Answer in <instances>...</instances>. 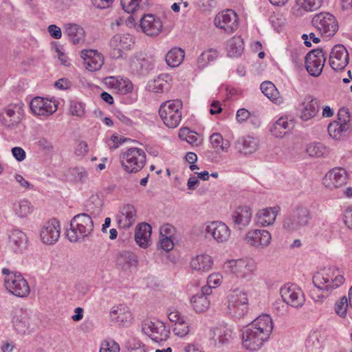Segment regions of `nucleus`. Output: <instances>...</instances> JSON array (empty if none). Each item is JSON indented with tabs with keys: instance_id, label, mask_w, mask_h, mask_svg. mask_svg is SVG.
Segmentation results:
<instances>
[{
	"instance_id": "f257e3e1",
	"label": "nucleus",
	"mask_w": 352,
	"mask_h": 352,
	"mask_svg": "<svg viewBox=\"0 0 352 352\" xmlns=\"http://www.w3.org/2000/svg\"><path fill=\"white\" fill-rule=\"evenodd\" d=\"M101 206V201L98 198H94L93 201L87 203L86 212L78 214L71 219L70 228L67 231V236L69 241H83L92 234L93 218L99 214Z\"/></svg>"
},
{
	"instance_id": "f03ea898",
	"label": "nucleus",
	"mask_w": 352,
	"mask_h": 352,
	"mask_svg": "<svg viewBox=\"0 0 352 352\" xmlns=\"http://www.w3.org/2000/svg\"><path fill=\"white\" fill-rule=\"evenodd\" d=\"M344 279L343 276L339 274L338 270L331 268L324 269L320 272L316 273L313 276V283L319 290L325 293L327 296L333 289L338 288L344 283ZM312 298L316 301H321L324 296L322 294H316V291L311 292Z\"/></svg>"
},
{
	"instance_id": "7ed1b4c3",
	"label": "nucleus",
	"mask_w": 352,
	"mask_h": 352,
	"mask_svg": "<svg viewBox=\"0 0 352 352\" xmlns=\"http://www.w3.org/2000/svg\"><path fill=\"white\" fill-rule=\"evenodd\" d=\"M311 215L309 210L304 206H296L285 215L282 226L283 229L289 233L300 230L309 224Z\"/></svg>"
},
{
	"instance_id": "20e7f679",
	"label": "nucleus",
	"mask_w": 352,
	"mask_h": 352,
	"mask_svg": "<svg viewBox=\"0 0 352 352\" xmlns=\"http://www.w3.org/2000/svg\"><path fill=\"white\" fill-rule=\"evenodd\" d=\"M182 102L173 100L163 102L159 109V115L168 128H176L182 120Z\"/></svg>"
},
{
	"instance_id": "39448f33",
	"label": "nucleus",
	"mask_w": 352,
	"mask_h": 352,
	"mask_svg": "<svg viewBox=\"0 0 352 352\" xmlns=\"http://www.w3.org/2000/svg\"><path fill=\"white\" fill-rule=\"evenodd\" d=\"M2 274L5 275L4 285L10 293L21 298L30 294V286L21 274L14 273L7 268L2 270Z\"/></svg>"
},
{
	"instance_id": "423d86ee",
	"label": "nucleus",
	"mask_w": 352,
	"mask_h": 352,
	"mask_svg": "<svg viewBox=\"0 0 352 352\" xmlns=\"http://www.w3.org/2000/svg\"><path fill=\"white\" fill-rule=\"evenodd\" d=\"M122 167L128 173H137L142 170L146 162V153L138 148H130L120 155Z\"/></svg>"
},
{
	"instance_id": "0eeeda50",
	"label": "nucleus",
	"mask_w": 352,
	"mask_h": 352,
	"mask_svg": "<svg viewBox=\"0 0 352 352\" xmlns=\"http://www.w3.org/2000/svg\"><path fill=\"white\" fill-rule=\"evenodd\" d=\"M248 305L247 293L234 289L228 296V313L232 318H241L248 313Z\"/></svg>"
},
{
	"instance_id": "6e6552de",
	"label": "nucleus",
	"mask_w": 352,
	"mask_h": 352,
	"mask_svg": "<svg viewBox=\"0 0 352 352\" xmlns=\"http://www.w3.org/2000/svg\"><path fill=\"white\" fill-rule=\"evenodd\" d=\"M23 109L19 105L10 104L0 112V123L6 129H16L23 120Z\"/></svg>"
},
{
	"instance_id": "1a4fd4ad",
	"label": "nucleus",
	"mask_w": 352,
	"mask_h": 352,
	"mask_svg": "<svg viewBox=\"0 0 352 352\" xmlns=\"http://www.w3.org/2000/svg\"><path fill=\"white\" fill-rule=\"evenodd\" d=\"M326 58L322 49L318 48L309 52L305 57V67L312 76H319L323 69Z\"/></svg>"
},
{
	"instance_id": "9d476101",
	"label": "nucleus",
	"mask_w": 352,
	"mask_h": 352,
	"mask_svg": "<svg viewBox=\"0 0 352 352\" xmlns=\"http://www.w3.org/2000/svg\"><path fill=\"white\" fill-rule=\"evenodd\" d=\"M313 25L322 34L333 36L338 30L336 18L328 12L316 14L312 19Z\"/></svg>"
},
{
	"instance_id": "9b49d317",
	"label": "nucleus",
	"mask_w": 352,
	"mask_h": 352,
	"mask_svg": "<svg viewBox=\"0 0 352 352\" xmlns=\"http://www.w3.org/2000/svg\"><path fill=\"white\" fill-rule=\"evenodd\" d=\"M142 330L156 342L166 340L170 335L169 329L161 321H144L142 324Z\"/></svg>"
},
{
	"instance_id": "f8f14e48",
	"label": "nucleus",
	"mask_w": 352,
	"mask_h": 352,
	"mask_svg": "<svg viewBox=\"0 0 352 352\" xmlns=\"http://www.w3.org/2000/svg\"><path fill=\"white\" fill-rule=\"evenodd\" d=\"M134 43L135 38L127 33L116 34L109 41V46L115 58L122 57L123 51L131 50Z\"/></svg>"
},
{
	"instance_id": "ddd939ff",
	"label": "nucleus",
	"mask_w": 352,
	"mask_h": 352,
	"mask_svg": "<svg viewBox=\"0 0 352 352\" xmlns=\"http://www.w3.org/2000/svg\"><path fill=\"white\" fill-rule=\"evenodd\" d=\"M238 16L232 10H226L216 15L214 23L226 33H232L238 28Z\"/></svg>"
},
{
	"instance_id": "4468645a",
	"label": "nucleus",
	"mask_w": 352,
	"mask_h": 352,
	"mask_svg": "<svg viewBox=\"0 0 352 352\" xmlns=\"http://www.w3.org/2000/svg\"><path fill=\"white\" fill-rule=\"evenodd\" d=\"M272 236L265 230L255 229L249 230L245 236V243L256 249H264L271 243Z\"/></svg>"
},
{
	"instance_id": "2eb2a0df",
	"label": "nucleus",
	"mask_w": 352,
	"mask_h": 352,
	"mask_svg": "<svg viewBox=\"0 0 352 352\" xmlns=\"http://www.w3.org/2000/svg\"><path fill=\"white\" fill-rule=\"evenodd\" d=\"M226 268L238 277L247 278L255 270L256 265L250 260H230L226 263Z\"/></svg>"
},
{
	"instance_id": "dca6fc26",
	"label": "nucleus",
	"mask_w": 352,
	"mask_h": 352,
	"mask_svg": "<svg viewBox=\"0 0 352 352\" xmlns=\"http://www.w3.org/2000/svg\"><path fill=\"white\" fill-rule=\"evenodd\" d=\"M283 300L295 308L301 307L305 302V296L302 290L294 285L285 286L280 289Z\"/></svg>"
},
{
	"instance_id": "f3484780",
	"label": "nucleus",
	"mask_w": 352,
	"mask_h": 352,
	"mask_svg": "<svg viewBox=\"0 0 352 352\" xmlns=\"http://www.w3.org/2000/svg\"><path fill=\"white\" fill-rule=\"evenodd\" d=\"M30 109L34 114L47 117L57 110V105L51 100L35 97L30 102Z\"/></svg>"
},
{
	"instance_id": "a211bd4d",
	"label": "nucleus",
	"mask_w": 352,
	"mask_h": 352,
	"mask_svg": "<svg viewBox=\"0 0 352 352\" xmlns=\"http://www.w3.org/2000/svg\"><path fill=\"white\" fill-rule=\"evenodd\" d=\"M243 344L250 351L259 349L268 340L248 325L242 333Z\"/></svg>"
},
{
	"instance_id": "6ab92c4d",
	"label": "nucleus",
	"mask_w": 352,
	"mask_h": 352,
	"mask_svg": "<svg viewBox=\"0 0 352 352\" xmlns=\"http://www.w3.org/2000/svg\"><path fill=\"white\" fill-rule=\"evenodd\" d=\"M206 232L218 243L227 241L230 236V230L228 226L223 222L218 221L208 223L206 227Z\"/></svg>"
},
{
	"instance_id": "aec40b11",
	"label": "nucleus",
	"mask_w": 352,
	"mask_h": 352,
	"mask_svg": "<svg viewBox=\"0 0 352 352\" xmlns=\"http://www.w3.org/2000/svg\"><path fill=\"white\" fill-rule=\"evenodd\" d=\"M60 228L58 220L53 219L43 226L40 236L43 243L47 245L55 243L60 237Z\"/></svg>"
},
{
	"instance_id": "412c9836",
	"label": "nucleus",
	"mask_w": 352,
	"mask_h": 352,
	"mask_svg": "<svg viewBox=\"0 0 352 352\" xmlns=\"http://www.w3.org/2000/svg\"><path fill=\"white\" fill-rule=\"evenodd\" d=\"M349 63V54L346 48L342 45H336L331 50L329 56V65L334 70L343 69Z\"/></svg>"
},
{
	"instance_id": "4be33fe9",
	"label": "nucleus",
	"mask_w": 352,
	"mask_h": 352,
	"mask_svg": "<svg viewBox=\"0 0 352 352\" xmlns=\"http://www.w3.org/2000/svg\"><path fill=\"white\" fill-rule=\"evenodd\" d=\"M80 56L84 60L85 68L90 72L99 70L104 64V57L102 54L95 50H83Z\"/></svg>"
},
{
	"instance_id": "5701e85b",
	"label": "nucleus",
	"mask_w": 352,
	"mask_h": 352,
	"mask_svg": "<svg viewBox=\"0 0 352 352\" xmlns=\"http://www.w3.org/2000/svg\"><path fill=\"white\" fill-rule=\"evenodd\" d=\"M140 27L148 36L158 35L162 30V23L160 19L153 14H145L140 20Z\"/></svg>"
},
{
	"instance_id": "b1692460",
	"label": "nucleus",
	"mask_w": 352,
	"mask_h": 352,
	"mask_svg": "<svg viewBox=\"0 0 352 352\" xmlns=\"http://www.w3.org/2000/svg\"><path fill=\"white\" fill-rule=\"evenodd\" d=\"M346 171L344 168H334L326 174L323 184L329 188H339L346 184Z\"/></svg>"
},
{
	"instance_id": "393cba45",
	"label": "nucleus",
	"mask_w": 352,
	"mask_h": 352,
	"mask_svg": "<svg viewBox=\"0 0 352 352\" xmlns=\"http://www.w3.org/2000/svg\"><path fill=\"white\" fill-rule=\"evenodd\" d=\"M320 109L319 102L311 96H307L300 105V118L307 121L315 117Z\"/></svg>"
},
{
	"instance_id": "a878e982",
	"label": "nucleus",
	"mask_w": 352,
	"mask_h": 352,
	"mask_svg": "<svg viewBox=\"0 0 352 352\" xmlns=\"http://www.w3.org/2000/svg\"><path fill=\"white\" fill-rule=\"evenodd\" d=\"M138 263V256L131 251L124 250L116 254V265L122 271H128Z\"/></svg>"
},
{
	"instance_id": "bb28decb",
	"label": "nucleus",
	"mask_w": 352,
	"mask_h": 352,
	"mask_svg": "<svg viewBox=\"0 0 352 352\" xmlns=\"http://www.w3.org/2000/svg\"><path fill=\"white\" fill-rule=\"evenodd\" d=\"M233 328L227 324H221L213 330V339L217 346L229 344L234 338Z\"/></svg>"
},
{
	"instance_id": "cd10ccee",
	"label": "nucleus",
	"mask_w": 352,
	"mask_h": 352,
	"mask_svg": "<svg viewBox=\"0 0 352 352\" xmlns=\"http://www.w3.org/2000/svg\"><path fill=\"white\" fill-rule=\"evenodd\" d=\"M153 67L154 63L152 60L142 57L141 56L133 57L130 62L131 72L137 75L145 76Z\"/></svg>"
},
{
	"instance_id": "c85d7f7f",
	"label": "nucleus",
	"mask_w": 352,
	"mask_h": 352,
	"mask_svg": "<svg viewBox=\"0 0 352 352\" xmlns=\"http://www.w3.org/2000/svg\"><path fill=\"white\" fill-rule=\"evenodd\" d=\"M111 320L118 325L128 326L132 319L129 307L120 305L112 307L110 311Z\"/></svg>"
},
{
	"instance_id": "c756f323",
	"label": "nucleus",
	"mask_w": 352,
	"mask_h": 352,
	"mask_svg": "<svg viewBox=\"0 0 352 352\" xmlns=\"http://www.w3.org/2000/svg\"><path fill=\"white\" fill-rule=\"evenodd\" d=\"M252 217L250 208L248 206L237 207L232 213V223L239 229L249 225Z\"/></svg>"
},
{
	"instance_id": "7c9ffc66",
	"label": "nucleus",
	"mask_w": 352,
	"mask_h": 352,
	"mask_svg": "<svg viewBox=\"0 0 352 352\" xmlns=\"http://www.w3.org/2000/svg\"><path fill=\"white\" fill-rule=\"evenodd\" d=\"M28 237L25 232L14 229L9 234V243L15 253H21L28 247Z\"/></svg>"
},
{
	"instance_id": "2f4dec72",
	"label": "nucleus",
	"mask_w": 352,
	"mask_h": 352,
	"mask_svg": "<svg viewBox=\"0 0 352 352\" xmlns=\"http://www.w3.org/2000/svg\"><path fill=\"white\" fill-rule=\"evenodd\" d=\"M258 140L252 136L239 138L235 143L236 149L243 155L254 153L258 149Z\"/></svg>"
},
{
	"instance_id": "473e14b6",
	"label": "nucleus",
	"mask_w": 352,
	"mask_h": 352,
	"mask_svg": "<svg viewBox=\"0 0 352 352\" xmlns=\"http://www.w3.org/2000/svg\"><path fill=\"white\" fill-rule=\"evenodd\" d=\"M279 211L280 208L278 206L267 208L259 210L256 214L257 224L262 226L272 225Z\"/></svg>"
},
{
	"instance_id": "72a5a7b5",
	"label": "nucleus",
	"mask_w": 352,
	"mask_h": 352,
	"mask_svg": "<svg viewBox=\"0 0 352 352\" xmlns=\"http://www.w3.org/2000/svg\"><path fill=\"white\" fill-rule=\"evenodd\" d=\"M65 34L73 44H81L85 42V32L80 25L76 23H67L65 25Z\"/></svg>"
},
{
	"instance_id": "f704fd0d",
	"label": "nucleus",
	"mask_w": 352,
	"mask_h": 352,
	"mask_svg": "<svg viewBox=\"0 0 352 352\" xmlns=\"http://www.w3.org/2000/svg\"><path fill=\"white\" fill-rule=\"evenodd\" d=\"M118 223L120 227L126 228L131 227L135 221L136 210L133 205L126 204L123 206L120 211Z\"/></svg>"
},
{
	"instance_id": "c9c22d12",
	"label": "nucleus",
	"mask_w": 352,
	"mask_h": 352,
	"mask_svg": "<svg viewBox=\"0 0 352 352\" xmlns=\"http://www.w3.org/2000/svg\"><path fill=\"white\" fill-rule=\"evenodd\" d=\"M151 230V226L147 223H141L136 228L135 240L141 248L148 247Z\"/></svg>"
},
{
	"instance_id": "e433bc0d",
	"label": "nucleus",
	"mask_w": 352,
	"mask_h": 352,
	"mask_svg": "<svg viewBox=\"0 0 352 352\" xmlns=\"http://www.w3.org/2000/svg\"><path fill=\"white\" fill-rule=\"evenodd\" d=\"M106 83L122 94L131 92L133 89V85L127 78L111 76L106 78Z\"/></svg>"
},
{
	"instance_id": "4c0bfd02",
	"label": "nucleus",
	"mask_w": 352,
	"mask_h": 352,
	"mask_svg": "<svg viewBox=\"0 0 352 352\" xmlns=\"http://www.w3.org/2000/svg\"><path fill=\"white\" fill-rule=\"evenodd\" d=\"M213 261L209 255H197L190 262V266L193 270L203 272H208L212 269Z\"/></svg>"
},
{
	"instance_id": "58836bf2",
	"label": "nucleus",
	"mask_w": 352,
	"mask_h": 352,
	"mask_svg": "<svg viewBox=\"0 0 352 352\" xmlns=\"http://www.w3.org/2000/svg\"><path fill=\"white\" fill-rule=\"evenodd\" d=\"M292 128V122H289L287 118L281 117L272 124L270 128V132L276 138H283Z\"/></svg>"
},
{
	"instance_id": "ea45409f",
	"label": "nucleus",
	"mask_w": 352,
	"mask_h": 352,
	"mask_svg": "<svg viewBox=\"0 0 352 352\" xmlns=\"http://www.w3.org/2000/svg\"><path fill=\"white\" fill-rule=\"evenodd\" d=\"M184 51L179 47L172 48L166 55V62L171 67H178L184 58Z\"/></svg>"
},
{
	"instance_id": "a19ab883",
	"label": "nucleus",
	"mask_w": 352,
	"mask_h": 352,
	"mask_svg": "<svg viewBox=\"0 0 352 352\" xmlns=\"http://www.w3.org/2000/svg\"><path fill=\"white\" fill-rule=\"evenodd\" d=\"M244 50V43L240 36H234L228 42V54L230 57L241 56Z\"/></svg>"
},
{
	"instance_id": "79ce46f5",
	"label": "nucleus",
	"mask_w": 352,
	"mask_h": 352,
	"mask_svg": "<svg viewBox=\"0 0 352 352\" xmlns=\"http://www.w3.org/2000/svg\"><path fill=\"white\" fill-rule=\"evenodd\" d=\"M167 78L169 76L166 74H162L157 78L151 80L148 82V88L151 91L155 93H161L167 91L169 89V84Z\"/></svg>"
},
{
	"instance_id": "37998d69",
	"label": "nucleus",
	"mask_w": 352,
	"mask_h": 352,
	"mask_svg": "<svg viewBox=\"0 0 352 352\" xmlns=\"http://www.w3.org/2000/svg\"><path fill=\"white\" fill-rule=\"evenodd\" d=\"M260 89L262 93L272 101L276 103L280 102L279 92L272 82L265 81L262 82Z\"/></svg>"
},
{
	"instance_id": "c03bdc74",
	"label": "nucleus",
	"mask_w": 352,
	"mask_h": 352,
	"mask_svg": "<svg viewBox=\"0 0 352 352\" xmlns=\"http://www.w3.org/2000/svg\"><path fill=\"white\" fill-rule=\"evenodd\" d=\"M194 310L197 313L206 311L210 306V301L208 297H203L197 294L190 298Z\"/></svg>"
},
{
	"instance_id": "a18cd8bd",
	"label": "nucleus",
	"mask_w": 352,
	"mask_h": 352,
	"mask_svg": "<svg viewBox=\"0 0 352 352\" xmlns=\"http://www.w3.org/2000/svg\"><path fill=\"white\" fill-rule=\"evenodd\" d=\"M120 4L124 12L133 13L140 8L148 4V0H120Z\"/></svg>"
},
{
	"instance_id": "49530a36",
	"label": "nucleus",
	"mask_w": 352,
	"mask_h": 352,
	"mask_svg": "<svg viewBox=\"0 0 352 352\" xmlns=\"http://www.w3.org/2000/svg\"><path fill=\"white\" fill-rule=\"evenodd\" d=\"M349 129V124L340 122H333L328 126V133L334 139H339L342 133Z\"/></svg>"
},
{
	"instance_id": "de8ad7c7",
	"label": "nucleus",
	"mask_w": 352,
	"mask_h": 352,
	"mask_svg": "<svg viewBox=\"0 0 352 352\" xmlns=\"http://www.w3.org/2000/svg\"><path fill=\"white\" fill-rule=\"evenodd\" d=\"M307 152L311 157H320L327 153V149L321 142H311L307 146Z\"/></svg>"
},
{
	"instance_id": "09e8293b",
	"label": "nucleus",
	"mask_w": 352,
	"mask_h": 352,
	"mask_svg": "<svg viewBox=\"0 0 352 352\" xmlns=\"http://www.w3.org/2000/svg\"><path fill=\"white\" fill-rule=\"evenodd\" d=\"M250 324L258 328H264L267 330H273V322L271 317L267 314H263L253 320Z\"/></svg>"
},
{
	"instance_id": "8fccbe9b",
	"label": "nucleus",
	"mask_w": 352,
	"mask_h": 352,
	"mask_svg": "<svg viewBox=\"0 0 352 352\" xmlns=\"http://www.w3.org/2000/svg\"><path fill=\"white\" fill-rule=\"evenodd\" d=\"M218 56L217 50L210 49L206 51L199 56L197 63L199 67H204L208 63L214 60Z\"/></svg>"
},
{
	"instance_id": "3c124183",
	"label": "nucleus",
	"mask_w": 352,
	"mask_h": 352,
	"mask_svg": "<svg viewBox=\"0 0 352 352\" xmlns=\"http://www.w3.org/2000/svg\"><path fill=\"white\" fill-rule=\"evenodd\" d=\"M13 325L18 333L21 334L25 333L29 328V318L22 316L14 317Z\"/></svg>"
},
{
	"instance_id": "603ef678",
	"label": "nucleus",
	"mask_w": 352,
	"mask_h": 352,
	"mask_svg": "<svg viewBox=\"0 0 352 352\" xmlns=\"http://www.w3.org/2000/svg\"><path fill=\"white\" fill-rule=\"evenodd\" d=\"M189 331V325L185 319L174 324L173 332L176 336L183 338L188 335Z\"/></svg>"
},
{
	"instance_id": "864d4df0",
	"label": "nucleus",
	"mask_w": 352,
	"mask_h": 352,
	"mask_svg": "<svg viewBox=\"0 0 352 352\" xmlns=\"http://www.w3.org/2000/svg\"><path fill=\"white\" fill-rule=\"evenodd\" d=\"M126 352H145L144 345L136 338H131L126 342Z\"/></svg>"
},
{
	"instance_id": "5fc2aeb1",
	"label": "nucleus",
	"mask_w": 352,
	"mask_h": 352,
	"mask_svg": "<svg viewBox=\"0 0 352 352\" xmlns=\"http://www.w3.org/2000/svg\"><path fill=\"white\" fill-rule=\"evenodd\" d=\"M120 346L113 340H104L100 346V352H119Z\"/></svg>"
},
{
	"instance_id": "6e6d98bb",
	"label": "nucleus",
	"mask_w": 352,
	"mask_h": 352,
	"mask_svg": "<svg viewBox=\"0 0 352 352\" xmlns=\"http://www.w3.org/2000/svg\"><path fill=\"white\" fill-rule=\"evenodd\" d=\"M16 214L19 217H25L31 212L30 203L27 201H22L15 208Z\"/></svg>"
},
{
	"instance_id": "4d7b16f0",
	"label": "nucleus",
	"mask_w": 352,
	"mask_h": 352,
	"mask_svg": "<svg viewBox=\"0 0 352 352\" xmlns=\"http://www.w3.org/2000/svg\"><path fill=\"white\" fill-rule=\"evenodd\" d=\"M322 0H304L302 8L306 11H314L320 8Z\"/></svg>"
},
{
	"instance_id": "13d9d810",
	"label": "nucleus",
	"mask_w": 352,
	"mask_h": 352,
	"mask_svg": "<svg viewBox=\"0 0 352 352\" xmlns=\"http://www.w3.org/2000/svg\"><path fill=\"white\" fill-rule=\"evenodd\" d=\"M69 111L72 115L81 117L84 115V107L81 102L72 101L70 102Z\"/></svg>"
},
{
	"instance_id": "bf43d9fd",
	"label": "nucleus",
	"mask_w": 352,
	"mask_h": 352,
	"mask_svg": "<svg viewBox=\"0 0 352 352\" xmlns=\"http://www.w3.org/2000/svg\"><path fill=\"white\" fill-rule=\"evenodd\" d=\"M347 307V298L346 296H343L340 299V302L336 305L335 311L336 314L340 317H344L346 314Z\"/></svg>"
},
{
	"instance_id": "052dcab7",
	"label": "nucleus",
	"mask_w": 352,
	"mask_h": 352,
	"mask_svg": "<svg viewBox=\"0 0 352 352\" xmlns=\"http://www.w3.org/2000/svg\"><path fill=\"white\" fill-rule=\"evenodd\" d=\"M38 146L45 153H52L54 150V146L51 141L45 138H41L37 142Z\"/></svg>"
},
{
	"instance_id": "680f3d73",
	"label": "nucleus",
	"mask_w": 352,
	"mask_h": 352,
	"mask_svg": "<svg viewBox=\"0 0 352 352\" xmlns=\"http://www.w3.org/2000/svg\"><path fill=\"white\" fill-rule=\"evenodd\" d=\"M72 175L74 176L76 181L80 182H85L88 176L87 170L82 167L74 168L72 170Z\"/></svg>"
},
{
	"instance_id": "e2e57ef3",
	"label": "nucleus",
	"mask_w": 352,
	"mask_h": 352,
	"mask_svg": "<svg viewBox=\"0 0 352 352\" xmlns=\"http://www.w3.org/2000/svg\"><path fill=\"white\" fill-rule=\"evenodd\" d=\"M250 118L252 119L250 111L244 108L240 109L236 111V120L239 123H243Z\"/></svg>"
},
{
	"instance_id": "0e129e2a",
	"label": "nucleus",
	"mask_w": 352,
	"mask_h": 352,
	"mask_svg": "<svg viewBox=\"0 0 352 352\" xmlns=\"http://www.w3.org/2000/svg\"><path fill=\"white\" fill-rule=\"evenodd\" d=\"M75 154L78 157L85 156L88 152V145L86 142L80 141L75 148Z\"/></svg>"
},
{
	"instance_id": "69168bd1",
	"label": "nucleus",
	"mask_w": 352,
	"mask_h": 352,
	"mask_svg": "<svg viewBox=\"0 0 352 352\" xmlns=\"http://www.w3.org/2000/svg\"><path fill=\"white\" fill-rule=\"evenodd\" d=\"M160 245H161L162 249H163L166 252H169L174 247V244H173V242L171 238H170L169 236H166L164 237L161 236Z\"/></svg>"
},
{
	"instance_id": "338daca9",
	"label": "nucleus",
	"mask_w": 352,
	"mask_h": 352,
	"mask_svg": "<svg viewBox=\"0 0 352 352\" xmlns=\"http://www.w3.org/2000/svg\"><path fill=\"white\" fill-rule=\"evenodd\" d=\"M222 279V276L218 273H214L210 274L208 277V285H211L213 287H216L220 285Z\"/></svg>"
},
{
	"instance_id": "774afa93",
	"label": "nucleus",
	"mask_w": 352,
	"mask_h": 352,
	"mask_svg": "<svg viewBox=\"0 0 352 352\" xmlns=\"http://www.w3.org/2000/svg\"><path fill=\"white\" fill-rule=\"evenodd\" d=\"M338 122L349 124V122L350 121L349 110L345 108L340 109L338 113Z\"/></svg>"
}]
</instances>
